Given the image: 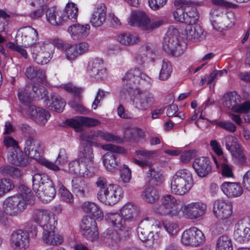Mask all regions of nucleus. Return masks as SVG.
<instances>
[{
	"mask_svg": "<svg viewBox=\"0 0 250 250\" xmlns=\"http://www.w3.org/2000/svg\"><path fill=\"white\" fill-rule=\"evenodd\" d=\"M159 221L152 217H146L139 224L137 233L140 239L149 247L159 242L160 236Z\"/></svg>",
	"mask_w": 250,
	"mask_h": 250,
	"instance_id": "obj_1",
	"label": "nucleus"
},
{
	"mask_svg": "<svg viewBox=\"0 0 250 250\" xmlns=\"http://www.w3.org/2000/svg\"><path fill=\"white\" fill-rule=\"evenodd\" d=\"M171 192L178 195L187 193L193 186V178L190 172L186 169L178 170L171 181Z\"/></svg>",
	"mask_w": 250,
	"mask_h": 250,
	"instance_id": "obj_2",
	"label": "nucleus"
},
{
	"mask_svg": "<svg viewBox=\"0 0 250 250\" xmlns=\"http://www.w3.org/2000/svg\"><path fill=\"white\" fill-rule=\"evenodd\" d=\"M24 149L25 153L29 158L37 160L40 164L46 168L54 171L60 170V167L57 165L45 158H40L42 152L41 143L35 138L27 139L25 141Z\"/></svg>",
	"mask_w": 250,
	"mask_h": 250,
	"instance_id": "obj_3",
	"label": "nucleus"
},
{
	"mask_svg": "<svg viewBox=\"0 0 250 250\" xmlns=\"http://www.w3.org/2000/svg\"><path fill=\"white\" fill-rule=\"evenodd\" d=\"M241 97L236 91L226 93L222 98V104L235 113L247 114L250 111V101L241 104Z\"/></svg>",
	"mask_w": 250,
	"mask_h": 250,
	"instance_id": "obj_4",
	"label": "nucleus"
},
{
	"mask_svg": "<svg viewBox=\"0 0 250 250\" xmlns=\"http://www.w3.org/2000/svg\"><path fill=\"white\" fill-rule=\"evenodd\" d=\"M102 147L104 150L110 151V152L105 153L103 157L104 166L108 171L110 172L114 171L118 169L120 164L118 155L114 153L122 154L124 153V148L113 144L103 145Z\"/></svg>",
	"mask_w": 250,
	"mask_h": 250,
	"instance_id": "obj_5",
	"label": "nucleus"
},
{
	"mask_svg": "<svg viewBox=\"0 0 250 250\" xmlns=\"http://www.w3.org/2000/svg\"><path fill=\"white\" fill-rule=\"evenodd\" d=\"M225 142L227 149L231 153L233 162L238 165H247V157L237 139L233 136H228L225 137Z\"/></svg>",
	"mask_w": 250,
	"mask_h": 250,
	"instance_id": "obj_6",
	"label": "nucleus"
},
{
	"mask_svg": "<svg viewBox=\"0 0 250 250\" xmlns=\"http://www.w3.org/2000/svg\"><path fill=\"white\" fill-rule=\"evenodd\" d=\"M27 203L21 195L7 198L3 203V210L7 215L15 217L20 215L26 208Z\"/></svg>",
	"mask_w": 250,
	"mask_h": 250,
	"instance_id": "obj_7",
	"label": "nucleus"
},
{
	"mask_svg": "<svg viewBox=\"0 0 250 250\" xmlns=\"http://www.w3.org/2000/svg\"><path fill=\"white\" fill-rule=\"evenodd\" d=\"M163 50L173 56L178 57L184 52V49L179 43L178 38V30L173 29L168 31L164 38Z\"/></svg>",
	"mask_w": 250,
	"mask_h": 250,
	"instance_id": "obj_8",
	"label": "nucleus"
},
{
	"mask_svg": "<svg viewBox=\"0 0 250 250\" xmlns=\"http://www.w3.org/2000/svg\"><path fill=\"white\" fill-rule=\"evenodd\" d=\"M161 205L154 208L157 214L163 216H176L179 213L178 203L176 199L171 195H166L161 200Z\"/></svg>",
	"mask_w": 250,
	"mask_h": 250,
	"instance_id": "obj_9",
	"label": "nucleus"
},
{
	"mask_svg": "<svg viewBox=\"0 0 250 250\" xmlns=\"http://www.w3.org/2000/svg\"><path fill=\"white\" fill-rule=\"evenodd\" d=\"M206 241L203 232L196 227H191L185 230L181 236V242L185 246L199 247Z\"/></svg>",
	"mask_w": 250,
	"mask_h": 250,
	"instance_id": "obj_10",
	"label": "nucleus"
},
{
	"mask_svg": "<svg viewBox=\"0 0 250 250\" xmlns=\"http://www.w3.org/2000/svg\"><path fill=\"white\" fill-rule=\"evenodd\" d=\"M9 244L14 250H25L29 246V237L23 229H17L12 232L9 238Z\"/></svg>",
	"mask_w": 250,
	"mask_h": 250,
	"instance_id": "obj_11",
	"label": "nucleus"
},
{
	"mask_svg": "<svg viewBox=\"0 0 250 250\" xmlns=\"http://www.w3.org/2000/svg\"><path fill=\"white\" fill-rule=\"evenodd\" d=\"M234 237L240 243L250 241V217L239 220L235 225Z\"/></svg>",
	"mask_w": 250,
	"mask_h": 250,
	"instance_id": "obj_12",
	"label": "nucleus"
},
{
	"mask_svg": "<svg viewBox=\"0 0 250 250\" xmlns=\"http://www.w3.org/2000/svg\"><path fill=\"white\" fill-rule=\"evenodd\" d=\"M29 87H26L24 91L19 92L18 97L23 104H27L32 100H40L45 98L47 91L44 86L34 84L32 86V91L28 94Z\"/></svg>",
	"mask_w": 250,
	"mask_h": 250,
	"instance_id": "obj_13",
	"label": "nucleus"
},
{
	"mask_svg": "<svg viewBox=\"0 0 250 250\" xmlns=\"http://www.w3.org/2000/svg\"><path fill=\"white\" fill-rule=\"evenodd\" d=\"M141 79L149 82L150 78L138 68L130 69L122 79L124 88H133L139 83Z\"/></svg>",
	"mask_w": 250,
	"mask_h": 250,
	"instance_id": "obj_14",
	"label": "nucleus"
},
{
	"mask_svg": "<svg viewBox=\"0 0 250 250\" xmlns=\"http://www.w3.org/2000/svg\"><path fill=\"white\" fill-rule=\"evenodd\" d=\"M120 192L115 185L109 184L106 186V188L99 190L97 198L105 205H112L118 201L120 196Z\"/></svg>",
	"mask_w": 250,
	"mask_h": 250,
	"instance_id": "obj_15",
	"label": "nucleus"
},
{
	"mask_svg": "<svg viewBox=\"0 0 250 250\" xmlns=\"http://www.w3.org/2000/svg\"><path fill=\"white\" fill-rule=\"evenodd\" d=\"M57 46L64 52L68 60H75L79 55L86 52L89 48L88 44L86 42H81L75 45L58 42Z\"/></svg>",
	"mask_w": 250,
	"mask_h": 250,
	"instance_id": "obj_16",
	"label": "nucleus"
},
{
	"mask_svg": "<svg viewBox=\"0 0 250 250\" xmlns=\"http://www.w3.org/2000/svg\"><path fill=\"white\" fill-rule=\"evenodd\" d=\"M54 48V46L51 44L41 47L35 46L32 48V58L37 63L45 64L52 58Z\"/></svg>",
	"mask_w": 250,
	"mask_h": 250,
	"instance_id": "obj_17",
	"label": "nucleus"
},
{
	"mask_svg": "<svg viewBox=\"0 0 250 250\" xmlns=\"http://www.w3.org/2000/svg\"><path fill=\"white\" fill-rule=\"evenodd\" d=\"M207 208L206 204L201 202H195L184 205L182 207V211L187 218L196 219L205 213Z\"/></svg>",
	"mask_w": 250,
	"mask_h": 250,
	"instance_id": "obj_18",
	"label": "nucleus"
},
{
	"mask_svg": "<svg viewBox=\"0 0 250 250\" xmlns=\"http://www.w3.org/2000/svg\"><path fill=\"white\" fill-rule=\"evenodd\" d=\"M154 95L150 92L138 90L133 100L136 108L145 111L149 108L154 103Z\"/></svg>",
	"mask_w": 250,
	"mask_h": 250,
	"instance_id": "obj_19",
	"label": "nucleus"
},
{
	"mask_svg": "<svg viewBox=\"0 0 250 250\" xmlns=\"http://www.w3.org/2000/svg\"><path fill=\"white\" fill-rule=\"evenodd\" d=\"M78 161L81 162L87 167L94 162V153L92 146L86 142L81 143L78 151Z\"/></svg>",
	"mask_w": 250,
	"mask_h": 250,
	"instance_id": "obj_20",
	"label": "nucleus"
},
{
	"mask_svg": "<svg viewBox=\"0 0 250 250\" xmlns=\"http://www.w3.org/2000/svg\"><path fill=\"white\" fill-rule=\"evenodd\" d=\"M51 225H44L42 233V239L46 244L49 245L61 244L63 241L62 237L56 234L54 229L57 224L56 220H51Z\"/></svg>",
	"mask_w": 250,
	"mask_h": 250,
	"instance_id": "obj_21",
	"label": "nucleus"
},
{
	"mask_svg": "<svg viewBox=\"0 0 250 250\" xmlns=\"http://www.w3.org/2000/svg\"><path fill=\"white\" fill-rule=\"evenodd\" d=\"M26 113L38 124L43 125L50 116L48 111L33 104H30L26 109Z\"/></svg>",
	"mask_w": 250,
	"mask_h": 250,
	"instance_id": "obj_22",
	"label": "nucleus"
},
{
	"mask_svg": "<svg viewBox=\"0 0 250 250\" xmlns=\"http://www.w3.org/2000/svg\"><path fill=\"white\" fill-rule=\"evenodd\" d=\"M149 18L142 11L135 10L131 12L129 19L131 26H137L142 30L148 31Z\"/></svg>",
	"mask_w": 250,
	"mask_h": 250,
	"instance_id": "obj_23",
	"label": "nucleus"
},
{
	"mask_svg": "<svg viewBox=\"0 0 250 250\" xmlns=\"http://www.w3.org/2000/svg\"><path fill=\"white\" fill-rule=\"evenodd\" d=\"M68 125L74 127L77 132H82L83 126H93L99 125L100 122L94 118L83 116H78L74 119L67 120Z\"/></svg>",
	"mask_w": 250,
	"mask_h": 250,
	"instance_id": "obj_24",
	"label": "nucleus"
},
{
	"mask_svg": "<svg viewBox=\"0 0 250 250\" xmlns=\"http://www.w3.org/2000/svg\"><path fill=\"white\" fill-rule=\"evenodd\" d=\"M87 74L97 80H100L105 77L106 69L104 67L102 60L96 58L90 61L87 68Z\"/></svg>",
	"mask_w": 250,
	"mask_h": 250,
	"instance_id": "obj_25",
	"label": "nucleus"
},
{
	"mask_svg": "<svg viewBox=\"0 0 250 250\" xmlns=\"http://www.w3.org/2000/svg\"><path fill=\"white\" fill-rule=\"evenodd\" d=\"M192 167L198 176L203 178L211 172V162L207 157H201L194 159Z\"/></svg>",
	"mask_w": 250,
	"mask_h": 250,
	"instance_id": "obj_26",
	"label": "nucleus"
},
{
	"mask_svg": "<svg viewBox=\"0 0 250 250\" xmlns=\"http://www.w3.org/2000/svg\"><path fill=\"white\" fill-rule=\"evenodd\" d=\"M198 2L186 0H175L174 5L176 10L173 13L175 20L186 23V10L189 9L191 5H197Z\"/></svg>",
	"mask_w": 250,
	"mask_h": 250,
	"instance_id": "obj_27",
	"label": "nucleus"
},
{
	"mask_svg": "<svg viewBox=\"0 0 250 250\" xmlns=\"http://www.w3.org/2000/svg\"><path fill=\"white\" fill-rule=\"evenodd\" d=\"M106 220L114 228L121 231H128L131 227L119 213H108L106 215Z\"/></svg>",
	"mask_w": 250,
	"mask_h": 250,
	"instance_id": "obj_28",
	"label": "nucleus"
},
{
	"mask_svg": "<svg viewBox=\"0 0 250 250\" xmlns=\"http://www.w3.org/2000/svg\"><path fill=\"white\" fill-rule=\"evenodd\" d=\"M106 18V7L104 4L98 5L95 9L90 19V23L95 27L102 26Z\"/></svg>",
	"mask_w": 250,
	"mask_h": 250,
	"instance_id": "obj_29",
	"label": "nucleus"
},
{
	"mask_svg": "<svg viewBox=\"0 0 250 250\" xmlns=\"http://www.w3.org/2000/svg\"><path fill=\"white\" fill-rule=\"evenodd\" d=\"M22 43L27 47L35 43L38 38V33L36 29L31 26L21 29Z\"/></svg>",
	"mask_w": 250,
	"mask_h": 250,
	"instance_id": "obj_30",
	"label": "nucleus"
},
{
	"mask_svg": "<svg viewBox=\"0 0 250 250\" xmlns=\"http://www.w3.org/2000/svg\"><path fill=\"white\" fill-rule=\"evenodd\" d=\"M51 212L47 209H36L33 210L32 219L37 223L42 226L51 225V220H55L54 217H51Z\"/></svg>",
	"mask_w": 250,
	"mask_h": 250,
	"instance_id": "obj_31",
	"label": "nucleus"
},
{
	"mask_svg": "<svg viewBox=\"0 0 250 250\" xmlns=\"http://www.w3.org/2000/svg\"><path fill=\"white\" fill-rule=\"evenodd\" d=\"M221 188L229 197L240 196L243 192V188L238 183L224 182L221 185Z\"/></svg>",
	"mask_w": 250,
	"mask_h": 250,
	"instance_id": "obj_32",
	"label": "nucleus"
},
{
	"mask_svg": "<svg viewBox=\"0 0 250 250\" xmlns=\"http://www.w3.org/2000/svg\"><path fill=\"white\" fill-rule=\"evenodd\" d=\"M72 188L73 192L80 197H85L89 192L87 184L80 177H75L72 179Z\"/></svg>",
	"mask_w": 250,
	"mask_h": 250,
	"instance_id": "obj_33",
	"label": "nucleus"
},
{
	"mask_svg": "<svg viewBox=\"0 0 250 250\" xmlns=\"http://www.w3.org/2000/svg\"><path fill=\"white\" fill-rule=\"evenodd\" d=\"M90 26L88 24L81 25L74 24L69 26L68 31L74 40H79L87 36L89 33Z\"/></svg>",
	"mask_w": 250,
	"mask_h": 250,
	"instance_id": "obj_34",
	"label": "nucleus"
},
{
	"mask_svg": "<svg viewBox=\"0 0 250 250\" xmlns=\"http://www.w3.org/2000/svg\"><path fill=\"white\" fill-rule=\"evenodd\" d=\"M47 21L53 26H59L65 21L62 12L59 11L54 7H49L45 11Z\"/></svg>",
	"mask_w": 250,
	"mask_h": 250,
	"instance_id": "obj_35",
	"label": "nucleus"
},
{
	"mask_svg": "<svg viewBox=\"0 0 250 250\" xmlns=\"http://www.w3.org/2000/svg\"><path fill=\"white\" fill-rule=\"evenodd\" d=\"M36 196L43 202L47 203L52 200L55 196L56 191L54 184L51 181L42 190L36 192Z\"/></svg>",
	"mask_w": 250,
	"mask_h": 250,
	"instance_id": "obj_36",
	"label": "nucleus"
},
{
	"mask_svg": "<svg viewBox=\"0 0 250 250\" xmlns=\"http://www.w3.org/2000/svg\"><path fill=\"white\" fill-rule=\"evenodd\" d=\"M121 213L128 224L135 221L139 214L138 208L135 205L128 203L124 206L121 210Z\"/></svg>",
	"mask_w": 250,
	"mask_h": 250,
	"instance_id": "obj_37",
	"label": "nucleus"
},
{
	"mask_svg": "<svg viewBox=\"0 0 250 250\" xmlns=\"http://www.w3.org/2000/svg\"><path fill=\"white\" fill-rule=\"evenodd\" d=\"M187 38L188 40H201L204 39L206 34L204 29L199 24L189 25L186 29Z\"/></svg>",
	"mask_w": 250,
	"mask_h": 250,
	"instance_id": "obj_38",
	"label": "nucleus"
},
{
	"mask_svg": "<svg viewBox=\"0 0 250 250\" xmlns=\"http://www.w3.org/2000/svg\"><path fill=\"white\" fill-rule=\"evenodd\" d=\"M44 104L50 110L60 113L63 110L65 103L61 97L53 95L51 97V101L45 99L44 101Z\"/></svg>",
	"mask_w": 250,
	"mask_h": 250,
	"instance_id": "obj_39",
	"label": "nucleus"
},
{
	"mask_svg": "<svg viewBox=\"0 0 250 250\" xmlns=\"http://www.w3.org/2000/svg\"><path fill=\"white\" fill-rule=\"evenodd\" d=\"M51 181V180L47 175L39 173H35L32 176L33 190L35 193L40 189L42 190L43 188Z\"/></svg>",
	"mask_w": 250,
	"mask_h": 250,
	"instance_id": "obj_40",
	"label": "nucleus"
},
{
	"mask_svg": "<svg viewBox=\"0 0 250 250\" xmlns=\"http://www.w3.org/2000/svg\"><path fill=\"white\" fill-rule=\"evenodd\" d=\"M101 241L109 247L116 245L120 240V237L117 231L107 229L101 236Z\"/></svg>",
	"mask_w": 250,
	"mask_h": 250,
	"instance_id": "obj_41",
	"label": "nucleus"
},
{
	"mask_svg": "<svg viewBox=\"0 0 250 250\" xmlns=\"http://www.w3.org/2000/svg\"><path fill=\"white\" fill-rule=\"evenodd\" d=\"M232 206L230 202H222L220 203V218L226 220L224 223L225 229H228L230 221L228 219L232 213Z\"/></svg>",
	"mask_w": 250,
	"mask_h": 250,
	"instance_id": "obj_42",
	"label": "nucleus"
},
{
	"mask_svg": "<svg viewBox=\"0 0 250 250\" xmlns=\"http://www.w3.org/2000/svg\"><path fill=\"white\" fill-rule=\"evenodd\" d=\"M8 159L11 163L16 165L25 166L28 164L27 159L19 148H14L13 151L10 152Z\"/></svg>",
	"mask_w": 250,
	"mask_h": 250,
	"instance_id": "obj_43",
	"label": "nucleus"
},
{
	"mask_svg": "<svg viewBox=\"0 0 250 250\" xmlns=\"http://www.w3.org/2000/svg\"><path fill=\"white\" fill-rule=\"evenodd\" d=\"M84 212L91 213L94 219L102 220L104 214L100 208L95 203L90 202H85L82 205Z\"/></svg>",
	"mask_w": 250,
	"mask_h": 250,
	"instance_id": "obj_44",
	"label": "nucleus"
},
{
	"mask_svg": "<svg viewBox=\"0 0 250 250\" xmlns=\"http://www.w3.org/2000/svg\"><path fill=\"white\" fill-rule=\"evenodd\" d=\"M88 167L78 159L72 161L68 165V171L73 175H80L83 176L88 175Z\"/></svg>",
	"mask_w": 250,
	"mask_h": 250,
	"instance_id": "obj_45",
	"label": "nucleus"
},
{
	"mask_svg": "<svg viewBox=\"0 0 250 250\" xmlns=\"http://www.w3.org/2000/svg\"><path fill=\"white\" fill-rule=\"evenodd\" d=\"M142 196L147 203L152 204L155 203L159 199L158 190L152 186H147L143 190Z\"/></svg>",
	"mask_w": 250,
	"mask_h": 250,
	"instance_id": "obj_46",
	"label": "nucleus"
},
{
	"mask_svg": "<svg viewBox=\"0 0 250 250\" xmlns=\"http://www.w3.org/2000/svg\"><path fill=\"white\" fill-rule=\"evenodd\" d=\"M25 75L30 79H36L39 83H43L45 79V72L40 69L29 66L26 68Z\"/></svg>",
	"mask_w": 250,
	"mask_h": 250,
	"instance_id": "obj_47",
	"label": "nucleus"
},
{
	"mask_svg": "<svg viewBox=\"0 0 250 250\" xmlns=\"http://www.w3.org/2000/svg\"><path fill=\"white\" fill-rule=\"evenodd\" d=\"M78 8L75 3L72 2H69L66 4L65 8L62 12L64 19H66L65 21L70 20L73 22L77 21L78 17Z\"/></svg>",
	"mask_w": 250,
	"mask_h": 250,
	"instance_id": "obj_48",
	"label": "nucleus"
},
{
	"mask_svg": "<svg viewBox=\"0 0 250 250\" xmlns=\"http://www.w3.org/2000/svg\"><path fill=\"white\" fill-rule=\"evenodd\" d=\"M0 173L3 176L19 178L22 175V172L19 168L9 165H5L0 167Z\"/></svg>",
	"mask_w": 250,
	"mask_h": 250,
	"instance_id": "obj_49",
	"label": "nucleus"
},
{
	"mask_svg": "<svg viewBox=\"0 0 250 250\" xmlns=\"http://www.w3.org/2000/svg\"><path fill=\"white\" fill-rule=\"evenodd\" d=\"M194 5H190L189 9L186 10V24L188 25L195 24L199 19V14Z\"/></svg>",
	"mask_w": 250,
	"mask_h": 250,
	"instance_id": "obj_50",
	"label": "nucleus"
},
{
	"mask_svg": "<svg viewBox=\"0 0 250 250\" xmlns=\"http://www.w3.org/2000/svg\"><path fill=\"white\" fill-rule=\"evenodd\" d=\"M223 159L221 162V173L224 177H233V173L231 167L228 164L227 159L225 157L222 149L220 147V160Z\"/></svg>",
	"mask_w": 250,
	"mask_h": 250,
	"instance_id": "obj_51",
	"label": "nucleus"
},
{
	"mask_svg": "<svg viewBox=\"0 0 250 250\" xmlns=\"http://www.w3.org/2000/svg\"><path fill=\"white\" fill-rule=\"evenodd\" d=\"M208 149L212 156L216 167H219V163L217 161V157L219 156V143L216 140H211L209 144L207 145Z\"/></svg>",
	"mask_w": 250,
	"mask_h": 250,
	"instance_id": "obj_52",
	"label": "nucleus"
},
{
	"mask_svg": "<svg viewBox=\"0 0 250 250\" xmlns=\"http://www.w3.org/2000/svg\"><path fill=\"white\" fill-rule=\"evenodd\" d=\"M119 41L123 44L132 45L139 41V38L136 35L124 33L119 36Z\"/></svg>",
	"mask_w": 250,
	"mask_h": 250,
	"instance_id": "obj_53",
	"label": "nucleus"
},
{
	"mask_svg": "<svg viewBox=\"0 0 250 250\" xmlns=\"http://www.w3.org/2000/svg\"><path fill=\"white\" fill-rule=\"evenodd\" d=\"M80 138L82 140L87 142V143H90L92 145L97 146L98 144L94 141L99 140V130L91 131L87 134L82 133Z\"/></svg>",
	"mask_w": 250,
	"mask_h": 250,
	"instance_id": "obj_54",
	"label": "nucleus"
},
{
	"mask_svg": "<svg viewBox=\"0 0 250 250\" xmlns=\"http://www.w3.org/2000/svg\"><path fill=\"white\" fill-rule=\"evenodd\" d=\"M172 70V66L170 62L163 61L159 73V79L161 81L167 80L170 77Z\"/></svg>",
	"mask_w": 250,
	"mask_h": 250,
	"instance_id": "obj_55",
	"label": "nucleus"
},
{
	"mask_svg": "<svg viewBox=\"0 0 250 250\" xmlns=\"http://www.w3.org/2000/svg\"><path fill=\"white\" fill-rule=\"evenodd\" d=\"M46 6L44 5H39L35 7L27 14L32 20H38L42 18L44 14L45 10H46Z\"/></svg>",
	"mask_w": 250,
	"mask_h": 250,
	"instance_id": "obj_56",
	"label": "nucleus"
},
{
	"mask_svg": "<svg viewBox=\"0 0 250 250\" xmlns=\"http://www.w3.org/2000/svg\"><path fill=\"white\" fill-rule=\"evenodd\" d=\"M147 177L150 178L152 183L158 185L163 180V176L162 172L154 168H150L147 172Z\"/></svg>",
	"mask_w": 250,
	"mask_h": 250,
	"instance_id": "obj_57",
	"label": "nucleus"
},
{
	"mask_svg": "<svg viewBox=\"0 0 250 250\" xmlns=\"http://www.w3.org/2000/svg\"><path fill=\"white\" fill-rule=\"evenodd\" d=\"M59 194L62 200L66 203H72L73 202V195L61 183L59 184Z\"/></svg>",
	"mask_w": 250,
	"mask_h": 250,
	"instance_id": "obj_58",
	"label": "nucleus"
},
{
	"mask_svg": "<svg viewBox=\"0 0 250 250\" xmlns=\"http://www.w3.org/2000/svg\"><path fill=\"white\" fill-rule=\"evenodd\" d=\"M14 188L12 181L9 179H0V197L4 195Z\"/></svg>",
	"mask_w": 250,
	"mask_h": 250,
	"instance_id": "obj_59",
	"label": "nucleus"
},
{
	"mask_svg": "<svg viewBox=\"0 0 250 250\" xmlns=\"http://www.w3.org/2000/svg\"><path fill=\"white\" fill-rule=\"evenodd\" d=\"M95 227H97V223L94 218L89 216H85L83 217L81 223L82 230L94 229Z\"/></svg>",
	"mask_w": 250,
	"mask_h": 250,
	"instance_id": "obj_60",
	"label": "nucleus"
},
{
	"mask_svg": "<svg viewBox=\"0 0 250 250\" xmlns=\"http://www.w3.org/2000/svg\"><path fill=\"white\" fill-rule=\"evenodd\" d=\"M152 54V52L149 47L145 46L142 47L136 56L137 62L139 64H142L147 60V56Z\"/></svg>",
	"mask_w": 250,
	"mask_h": 250,
	"instance_id": "obj_61",
	"label": "nucleus"
},
{
	"mask_svg": "<svg viewBox=\"0 0 250 250\" xmlns=\"http://www.w3.org/2000/svg\"><path fill=\"white\" fill-rule=\"evenodd\" d=\"M231 239L227 234L220 236V250H232Z\"/></svg>",
	"mask_w": 250,
	"mask_h": 250,
	"instance_id": "obj_62",
	"label": "nucleus"
},
{
	"mask_svg": "<svg viewBox=\"0 0 250 250\" xmlns=\"http://www.w3.org/2000/svg\"><path fill=\"white\" fill-rule=\"evenodd\" d=\"M20 129L23 135L27 138L31 139L35 138V131L27 124H21L20 126Z\"/></svg>",
	"mask_w": 250,
	"mask_h": 250,
	"instance_id": "obj_63",
	"label": "nucleus"
},
{
	"mask_svg": "<svg viewBox=\"0 0 250 250\" xmlns=\"http://www.w3.org/2000/svg\"><path fill=\"white\" fill-rule=\"evenodd\" d=\"M82 233L85 238L91 241H95L99 237L97 227L82 230Z\"/></svg>",
	"mask_w": 250,
	"mask_h": 250,
	"instance_id": "obj_64",
	"label": "nucleus"
}]
</instances>
